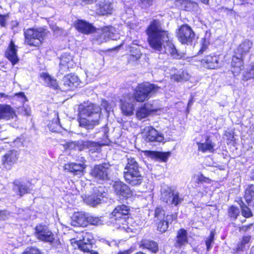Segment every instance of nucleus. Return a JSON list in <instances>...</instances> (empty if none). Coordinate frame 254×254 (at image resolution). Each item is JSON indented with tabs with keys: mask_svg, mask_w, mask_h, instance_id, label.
I'll return each instance as SVG.
<instances>
[{
	"mask_svg": "<svg viewBox=\"0 0 254 254\" xmlns=\"http://www.w3.org/2000/svg\"><path fill=\"white\" fill-rule=\"evenodd\" d=\"M75 64L72 57L68 53H64L60 58V69L58 76L60 77L69 68H73Z\"/></svg>",
	"mask_w": 254,
	"mask_h": 254,
	"instance_id": "16",
	"label": "nucleus"
},
{
	"mask_svg": "<svg viewBox=\"0 0 254 254\" xmlns=\"http://www.w3.org/2000/svg\"><path fill=\"white\" fill-rule=\"evenodd\" d=\"M129 206L125 204L117 205L111 213L110 218L112 222L117 224L119 226L126 224L128 218Z\"/></svg>",
	"mask_w": 254,
	"mask_h": 254,
	"instance_id": "9",
	"label": "nucleus"
},
{
	"mask_svg": "<svg viewBox=\"0 0 254 254\" xmlns=\"http://www.w3.org/2000/svg\"><path fill=\"white\" fill-rule=\"evenodd\" d=\"M251 178L253 180H254V169L252 170V171L251 172Z\"/></svg>",
	"mask_w": 254,
	"mask_h": 254,
	"instance_id": "61",
	"label": "nucleus"
},
{
	"mask_svg": "<svg viewBox=\"0 0 254 254\" xmlns=\"http://www.w3.org/2000/svg\"><path fill=\"white\" fill-rule=\"evenodd\" d=\"M110 167L109 163H106L95 165L91 170L90 174L97 180H107L111 173Z\"/></svg>",
	"mask_w": 254,
	"mask_h": 254,
	"instance_id": "13",
	"label": "nucleus"
},
{
	"mask_svg": "<svg viewBox=\"0 0 254 254\" xmlns=\"http://www.w3.org/2000/svg\"><path fill=\"white\" fill-rule=\"evenodd\" d=\"M253 224H250L248 225H244L239 227V231L240 232H246L249 231L252 228Z\"/></svg>",
	"mask_w": 254,
	"mask_h": 254,
	"instance_id": "54",
	"label": "nucleus"
},
{
	"mask_svg": "<svg viewBox=\"0 0 254 254\" xmlns=\"http://www.w3.org/2000/svg\"><path fill=\"white\" fill-rule=\"evenodd\" d=\"M23 254H41L39 251L35 248H30L27 249Z\"/></svg>",
	"mask_w": 254,
	"mask_h": 254,
	"instance_id": "53",
	"label": "nucleus"
},
{
	"mask_svg": "<svg viewBox=\"0 0 254 254\" xmlns=\"http://www.w3.org/2000/svg\"><path fill=\"white\" fill-rule=\"evenodd\" d=\"M154 0H140L139 3L140 6L143 8H147L150 6Z\"/></svg>",
	"mask_w": 254,
	"mask_h": 254,
	"instance_id": "49",
	"label": "nucleus"
},
{
	"mask_svg": "<svg viewBox=\"0 0 254 254\" xmlns=\"http://www.w3.org/2000/svg\"><path fill=\"white\" fill-rule=\"evenodd\" d=\"M60 127V121L58 117H57V118L55 120V122H52L51 124L48 125V127L49 129L53 132L57 131V130L59 129Z\"/></svg>",
	"mask_w": 254,
	"mask_h": 254,
	"instance_id": "44",
	"label": "nucleus"
},
{
	"mask_svg": "<svg viewBox=\"0 0 254 254\" xmlns=\"http://www.w3.org/2000/svg\"><path fill=\"white\" fill-rule=\"evenodd\" d=\"M71 243L73 245V246H74V245H76V246H75V248L76 249L77 248L78 249H79V242L78 241H76L75 239H72L71 240Z\"/></svg>",
	"mask_w": 254,
	"mask_h": 254,
	"instance_id": "56",
	"label": "nucleus"
},
{
	"mask_svg": "<svg viewBox=\"0 0 254 254\" xmlns=\"http://www.w3.org/2000/svg\"><path fill=\"white\" fill-rule=\"evenodd\" d=\"M188 243V233L184 229H181L177 232L175 246L180 248Z\"/></svg>",
	"mask_w": 254,
	"mask_h": 254,
	"instance_id": "28",
	"label": "nucleus"
},
{
	"mask_svg": "<svg viewBox=\"0 0 254 254\" xmlns=\"http://www.w3.org/2000/svg\"><path fill=\"white\" fill-rule=\"evenodd\" d=\"M242 214L246 218H249L253 216L252 212L250 209L246 205L241 207Z\"/></svg>",
	"mask_w": 254,
	"mask_h": 254,
	"instance_id": "46",
	"label": "nucleus"
},
{
	"mask_svg": "<svg viewBox=\"0 0 254 254\" xmlns=\"http://www.w3.org/2000/svg\"><path fill=\"white\" fill-rule=\"evenodd\" d=\"M84 190H88L89 193L82 196V197L84 202L91 206L99 204L105 197V188L103 186L94 187L89 184L85 185Z\"/></svg>",
	"mask_w": 254,
	"mask_h": 254,
	"instance_id": "4",
	"label": "nucleus"
},
{
	"mask_svg": "<svg viewBox=\"0 0 254 254\" xmlns=\"http://www.w3.org/2000/svg\"><path fill=\"white\" fill-rule=\"evenodd\" d=\"M253 46V42L249 40H244L237 48L235 52L238 56L245 57L249 54Z\"/></svg>",
	"mask_w": 254,
	"mask_h": 254,
	"instance_id": "29",
	"label": "nucleus"
},
{
	"mask_svg": "<svg viewBox=\"0 0 254 254\" xmlns=\"http://www.w3.org/2000/svg\"><path fill=\"white\" fill-rule=\"evenodd\" d=\"M171 78L176 82H182L188 81L190 79L189 73L185 70L178 71L175 68H172L170 69Z\"/></svg>",
	"mask_w": 254,
	"mask_h": 254,
	"instance_id": "24",
	"label": "nucleus"
},
{
	"mask_svg": "<svg viewBox=\"0 0 254 254\" xmlns=\"http://www.w3.org/2000/svg\"><path fill=\"white\" fill-rule=\"evenodd\" d=\"M150 47L159 54L166 53L173 59H180L183 54L176 49L169 38L168 31L163 29L159 20H152L146 30Z\"/></svg>",
	"mask_w": 254,
	"mask_h": 254,
	"instance_id": "1",
	"label": "nucleus"
},
{
	"mask_svg": "<svg viewBox=\"0 0 254 254\" xmlns=\"http://www.w3.org/2000/svg\"><path fill=\"white\" fill-rule=\"evenodd\" d=\"M142 138L147 142H162L164 136L151 126L145 127L142 132Z\"/></svg>",
	"mask_w": 254,
	"mask_h": 254,
	"instance_id": "15",
	"label": "nucleus"
},
{
	"mask_svg": "<svg viewBox=\"0 0 254 254\" xmlns=\"http://www.w3.org/2000/svg\"><path fill=\"white\" fill-rule=\"evenodd\" d=\"M121 108L122 113L126 116L133 114L134 109V99L132 96L128 95L124 99L121 100Z\"/></svg>",
	"mask_w": 254,
	"mask_h": 254,
	"instance_id": "17",
	"label": "nucleus"
},
{
	"mask_svg": "<svg viewBox=\"0 0 254 254\" xmlns=\"http://www.w3.org/2000/svg\"><path fill=\"white\" fill-rule=\"evenodd\" d=\"M244 58L245 57L242 55L238 56L237 53L235 52V55L232 58L231 63L232 66V71L235 75L240 73L242 70V67L244 64L243 61Z\"/></svg>",
	"mask_w": 254,
	"mask_h": 254,
	"instance_id": "25",
	"label": "nucleus"
},
{
	"mask_svg": "<svg viewBox=\"0 0 254 254\" xmlns=\"http://www.w3.org/2000/svg\"><path fill=\"white\" fill-rule=\"evenodd\" d=\"M242 4H244L245 3H251L253 0H240Z\"/></svg>",
	"mask_w": 254,
	"mask_h": 254,
	"instance_id": "60",
	"label": "nucleus"
},
{
	"mask_svg": "<svg viewBox=\"0 0 254 254\" xmlns=\"http://www.w3.org/2000/svg\"><path fill=\"white\" fill-rule=\"evenodd\" d=\"M34 235L39 240L50 244L55 240L54 234L45 225H37L35 228Z\"/></svg>",
	"mask_w": 254,
	"mask_h": 254,
	"instance_id": "11",
	"label": "nucleus"
},
{
	"mask_svg": "<svg viewBox=\"0 0 254 254\" xmlns=\"http://www.w3.org/2000/svg\"><path fill=\"white\" fill-rule=\"evenodd\" d=\"M77 143L74 141L69 142L66 143L64 145L65 149H72L75 148L77 146Z\"/></svg>",
	"mask_w": 254,
	"mask_h": 254,
	"instance_id": "52",
	"label": "nucleus"
},
{
	"mask_svg": "<svg viewBox=\"0 0 254 254\" xmlns=\"http://www.w3.org/2000/svg\"><path fill=\"white\" fill-rule=\"evenodd\" d=\"M214 236L215 232L213 231H211L209 236L205 241V244L206 245V249L207 251H209L212 248L211 244L214 241Z\"/></svg>",
	"mask_w": 254,
	"mask_h": 254,
	"instance_id": "43",
	"label": "nucleus"
},
{
	"mask_svg": "<svg viewBox=\"0 0 254 254\" xmlns=\"http://www.w3.org/2000/svg\"><path fill=\"white\" fill-rule=\"evenodd\" d=\"M155 222L157 225L158 231L162 233H165L167 231L169 225L167 222H166L165 219H163V220H159Z\"/></svg>",
	"mask_w": 254,
	"mask_h": 254,
	"instance_id": "40",
	"label": "nucleus"
},
{
	"mask_svg": "<svg viewBox=\"0 0 254 254\" xmlns=\"http://www.w3.org/2000/svg\"><path fill=\"white\" fill-rule=\"evenodd\" d=\"M146 154L152 159L159 158L164 162L167 161L168 157L166 153L152 151H146Z\"/></svg>",
	"mask_w": 254,
	"mask_h": 254,
	"instance_id": "34",
	"label": "nucleus"
},
{
	"mask_svg": "<svg viewBox=\"0 0 254 254\" xmlns=\"http://www.w3.org/2000/svg\"><path fill=\"white\" fill-rule=\"evenodd\" d=\"M95 31V28L92 25L84 20H80V32L88 34Z\"/></svg>",
	"mask_w": 254,
	"mask_h": 254,
	"instance_id": "35",
	"label": "nucleus"
},
{
	"mask_svg": "<svg viewBox=\"0 0 254 254\" xmlns=\"http://www.w3.org/2000/svg\"><path fill=\"white\" fill-rule=\"evenodd\" d=\"M118 254H128V253L127 251H124L123 252H120Z\"/></svg>",
	"mask_w": 254,
	"mask_h": 254,
	"instance_id": "64",
	"label": "nucleus"
},
{
	"mask_svg": "<svg viewBox=\"0 0 254 254\" xmlns=\"http://www.w3.org/2000/svg\"><path fill=\"white\" fill-rule=\"evenodd\" d=\"M64 168L68 172L77 174L79 171V165L75 163L66 164L64 166Z\"/></svg>",
	"mask_w": 254,
	"mask_h": 254,
	"instance_id": "39",
	"label": "nucleus"
},
{
	"mask_svg": "<svg viewBox=\"0 0 254 254\" xmlns=\"http://www.w3.org/2000/svg\"><path fill=\"white\" fill-rule=\"evenodd\" d=\"M18 155L17 151L15 150H10L3 156L2 163L4 167L10 169L11 166L17 161Z\"/></svg>",
	"mask_w": 254,
	"mask_h": 254,
	"instance_id": "23",
	"label": "nucleus"
},
{
	"mask_svg": "<svg viewBox=\"0 0 254 254\" xmlns=\"http://www.w3.org/2000/svg\"><path fill=\"white\" fill-rule=\"evenodd\" d=\"M78 213H75L71 217V224L74 226H78L79 225Z\"/></svg>",
	"mask_w": 254,
	"mask_h": 254,
	"instance_id": "50",
	"label": "nucleus"
},
{
	"mask_svg": "<svg viewBox=\"0 0 254 254\" xmlns=\"http://www.w3.org/2000/svg\"><path fill=\"white\" fill-rule=\"evenodd\" d=\"M177 37L181 43L189 45L194 39L195 34L189 25L184 24L178 29Z\"/></svg>",
	"mask_w": 254,
	"mask_h": 254,
	"instance_id": "10",
	"label": "nucleus"
},
{
	"mask_svg": "<svg viewBox=\"0 0 254 254\" xmlns=\"http://www.w3.org/2000/svg\"><path fill=\"white\" fill-rule=\"evenodd\" d=\"M159 89L160 87L154 84L146 83L139 84L136 88L133 98L137 102H143Z\"/></svg>",
	"mask_w": 254,
	"mask_h": 254,
	"instance_id": "8",
	"label": "nucleus"
},
{
	"mask_svg": "<svg viewBox=\"0 0 254 254\" xmlns=\"http://www.w3.org/2000/svg\"><path fill=\"white\" fill-rule=\"evenodd\" d=\"M197 144L198 151H201L203 153L207 151L209 152H213L214 151L215 144L210 140L209 137L208 136H206L204 143L197 142Z\"/></svg>",
	"mask_w": 254,
	"mask_h": 254,
	"instance_id": "30",
	"label": "nucleus"
},
{
	"mask_svg": "<svg viewBox=\"0 0 254 254\" xmlns=\"http://www.w3.org/2000/svg\"><path fill=\"white\" fill-rule=\"evenodd\" d=\"M78 77L72 74H67L63 78V79L59 85V88L63 91H66L71 89L77 83Z\"/></svg>",
	"mask_w": 254,
	"mask_h": 254,
	"instance_id": "18",
	"label": "nucleus"
},
{
	"mask_svg": "<svg viewBox=\"0 0 254 254\" xmlns=\"http://www.w3.org/2000/svg\"><path fill=\"white\" fill-rule=\"evenodd\" d=\"M9 216V213L5 210H0V221L7 220Z\"/></svg>",
	"mask_w": 254,
	"mask_h": 254,
	"instance_id": "51",
	"label": "nucleus"
},
{
	"mask_svg": "<svg viewBox=\"0 0 254 254\" xmlns=\"http://www.w3.org/2000/svg\"><path fill=\"white\" fill-rule=\"evenodd\" d=\"M87 115L88 118L80 117V127L91 129L99 124L101 108L99 106L90 103L86 106L80 104V115Z\"/></svg>",
	"mask_w": 254,
	"mask_h": 254,
	"instance_id": "2",
	"label": "nucleus"
},
{
	"mask_svg": "<svg viewBox=\"0 0 254 254\" xmlns=\"http://www.w3.org/2000/svg\"><path fill=\"white\" fill-rule=\"evenodd\" d=\"M209 44V42L208 40H207L206 38H203L201 40V48L198 52V54H202L203 52L207 49Z\"/></svg>",
	"mask_w": 254,
	"mask_h": 254,
	"instance_id": "47",
	"label": "nucleus"
},
{
	"mask_svg": "<svg viewBox=\"0 0 254 254\" xmlns=\"http://www.w3.org/2000/svg\"><path fill=\"white\" fill-rule=\"evenodd\" d=\"M130 54L129 56V60L132 62L136 61L139 59L141 56L140 50L135 47H130Z\"/></svg>",
	"mask_w": 254,
	"mask_h": 254,
	"instance_id": "37",
	"label": "nucleus"
},
{
	"mask_svg": "<svg viewBox=\"0 0 254 254\" xmlns=\"http://www.w3.org/2000/svg\"><path fill=\"white\" fill-rule=\"evenodd\" d=\"M46 30L43 28H29L24 31L25 43L30 46L38 47L44 39Z\"/></svg>",
	"mask_w": 254,
	"mask_h": 254,
	"instance_id": "5",
	"label": "nucleus"
},
{
	"mask_svg": "<svg viewBox=\"0 0 254 254\" xmlns=\"http://www.w3.org/2000/svg\"><path fill=\"white\" fill-rule=\"evenodd\" d=\"M204 4H208L209 0H200Z\"/></svg>",
	"mask_w": 254,
	"mask_h": 254,
	"instance_id": "62",
	"label": "nucleus"
},
{
	"mask_svg": "<svg viewBox=\"0 0 254 254\" xmlns=\"http://www.w3.org/2000/svg\"><path fill=\"white\" fill-rule=\"evenodd\" d=\"M17 50L13 41H11L8 48L5 51V56L13 65L15 64L19 61L17 55Z\"/></svg>",
	"mask_w": 254,
	"mask_h": 254,
	"instance_id": "27",
	"label": "nucleus"
},
{
	"mask_svg": "<svg viewBox=\"0 0 254 254\" xmlns=\"http://www.w3.org/2000/svg\"><path fill=\"white\" fill-rule=\"evenodd\" d=\"M82 2L84 3V4H92L95 2H96L97 0H81Z\"/></svg>",
	"mask_w": 254,
	"mask_h": 254,
	"instance_id": "57",
	"label": "nucleus"
},
{
	"mask_svg": "<svg viewBox=\"0 0 254 254\" xmlns=\"http://www.w3.org/2000/svg\"><path fill=\"white\" fill-rule=\"evenodd\" d=\"M245 198L249 204L254 200V185H251L246 189L245 191Z\"/></svg>",
	"mask_w": 254,
	"mask_h": 254,
	"instance_id": "36",
	"label": "nucleus"
},
{
	"mask_svg": "<svg viewBox=\"0 0 254 254\" xmlns=\"http://www.w3.org/2000/svg\"><path fill=\"white\" fill-rule=\"evenodd\" d=\"M177 214H168L165 217V220L166 222H167L169 225L170 223H172V222L174 221L177 220Z\"/></svg>",
	"mask_w": 254,
	"mask_h": 254,
	"instance_id": "48",
	"label": "nucleus"
},
{
	"mask_svg": "<svg viewBox=\"0 0 254 254\" xmlns=\"http://www.w3.org/2000/svg\"><path fill=\"white\" fill-rule=\"evenodd\" d=\"M15 96H17L19 98H20L22 100V102H24L26 100V97L23 92H19L15 94Z\"/></svg>",
	"mask_w": 254,
	"mask_h": 254,
	"instance_id": "55",
	"label": "nucleus"
},
{
	"mask_svg": "<svg viewBox=\"0 0 254 254\" xmlns=\"http://www.w3.org/2000/svg\"><path fill=\"white\" fill-rule=\"evenodd\" d=\"M222 55H208L200 61L201 65L208 69H216L224 65Z\"/></svg>",
	"mask_w": 254,
	"mask_h": 254,
	"instance_id": "12",
	"label": "nucleus"
},
{
	"mask_svg": "<svg viewBox=\"0 0 254 254\" xmlns=\"http://www.w3.org/2000/svg\"><path fill=\"white\" fill-rule=\"evenodd\" d=\"M254 78V64L251 66L248 71L246 72L243 77V80L247 81L251 78Z\"/></svg>",
	"mask_w": 254,
	"mask_h": 254,
	"instance_id": "42",
	"label": "nucleus"
},
{
	"mask_svg": "<svg viewBox=\"0 0 254 254\" xmlns=\"http://www.w3.org/2000/svg\"><path fill=\"white\" fill-rule=\"evenodd\" d=\"M113 10V3L109 0H101L98 3L97 12L100 15L111 14Z\"/></svg>",
	"mask_w": 254,
	"mask_h": 254,
	"instance_id": "22",
	"label": "nucleus"
},
{
	"mask_svg": "<svg viewBox=\"0 0 254 254\" xmlns=\"http://www.w3.org/2000/svg\"><path fill=\"white\" fill-rule=\"evenodd\" d=\"M102 224V221L98 217H94L89 213L80 212V227H86L88 224L98 225Z\"/></svg>",
	"mask_w": 254,
	"mask_h": 254,
	"instance_id": "20",
	"label": "nucleus"
},
{
	"mask_svg": "<svg viewBox=\"0 0 254 254\" xmlns=\"http://www.w3.org/2000/svg\"><path fill=\"white\" fill-rule=\"evenodd\" d=\"M41 78L44 80V84L54 89H58L59 84L57 80L53 78L49 74L42 73L40 75Z\"/></svg>",
	"mask_w": 254,
	"mask_h": 254,
	"instance_id": "31",
	"label": "nucleus"
},
{
	"mask_svg": "<svg viewBox=\"0 0 254 254\" xmlns=\"http://www.w3.org/2000/svg\"><path fill=\"white\" fill-rule=\"evenodd\" d=\"M113 187L116 194L124 197H129L131 195V191L129 188L121 181L114 182Z\"/></svg>",
	"mask_w": 254,
	"mask_h": 254,
	"instance_id": "19",
	"label": "nucleus"
},
{
	"mask_svg": "<svg viewBox=\"0 0 254 254\" xmlns=\"http://www.w3.org/2000/svg\"><path fill=\"white\" fill-rule=\"evenodd\" d=\"M79 20L77 19L76 22L74 24V27L78 31H79Z\"/></svg>",
	"mask_w": 254,
	"mask_h": 254,
	"instance_id": "59",
	"label": "nucleus"
},
{
	"mask_svg": "<svg viewBox=\"0 0 254 254\" xmlns=\"http://www.w3.org/2000/svg\"><path fill=\"white\" fill-rule=\"evenodd\" d=\"M251 239V236L248 235V236H244L243 237L242 239V241L241 242V243L238 245V249L239 250H243L244 248L245 247V245L246 244H248L249 242L250 241Z\"/></svg>",
	"mask_w": 254,
	"mask_h": 254,
	"instance_id": "45",
	"label": "nucleus"
},
{
	"mask_svg": "<svg viewBox=\"0 0 254 254\" xmlns=\"http://www.w3.org/2000/svg\"><path fill=\"white\" fill-rule=\"evenodd\" d=\"M25 115L29 116L30 115V112L28 109L25 110Z\"/></svg>",
	"mask_w": 254,
	"mask_h": 254,
	"instance_id": "63",
	"label": "nucleus"
},
{
	"mask_svg": "<svg viewBox=\"0 0 254 254\" xmlns=\"http://www.w3.org/2000/svg\"><path fill=\"white\" fill-rule=\"evenodd\" d=\"M93 243V236L91 233L84 231L80 232V250L84 254H99L92 250Z\"/></svg>",
	"mask_w": 254,
	"mask_h": 254,
	"instance_id": "14",
	"label": "nucleus"
},
{
	"mask_svg": "<svg viewBox=\"0 0 254 254\" xmlns=\"http://www.w3.org/2000/svg\"><path fill=\"white\" fill-rule=\"evenodd\" d=\"M239 213L240 210L237 207L232 206L229 209V216L233 219H236L237 218V216L239 215Z\"/></svg>",
	"mask_w": 254,
	"mask_h": 254,
	"instance_id": "41",
	"label": "nucleus"
},
{
	"mask_svg": "<svg viewBox=\"0 0 254 254\" xmlns=\"http://www.w3.org/2000/svg\"><path fill=\"white\" fill-rule=\"evenodd\" d=\"M15 118H16L15 113L10 106L0 105V120H8Z\"/></svg>",
	"mask_w": 254,
	"mask_h": 254,
	"instance_id": "26",
	"label": "nucleus"
},
{
	"mask_svg": "<svg viewBox=\"0 0 254 254\" xmlns=\"http://www.w3.org/2000/svg\"><path fill=\"white\" fill-rule=\"evenodd\" d=\"M94 43L100 44L109 40H117L120 38L119 34L112 26H106L96 31L93 35Z\"/></svg>",
	"mask_w": 254,
	"mask_h": 254,
	"instance_id": "7",
	"label": "nucleus"
},
{
	"mask_svg": "<svg viewBox=\"0 0 254 254\" xmlns=\"http://www.w3.org/2000/svg\"><path fill=\"white\" fill-rule=\"evenodd\" d=\"M82 159H83V158H80V172H82V173H83L84 172L83 170L85 168L86 166L84 165V164H81V162H83Z\"/></svg>",
	"mask_w": 254,
	"mask_h": 254,
	"instance_id": "58",
	"label": "nucleus"
},
{
	"mask_svg": "<svg viewBox=\"0 0 254 254\" xmlns=\"http://www.w3.org/2000/svg\"><path fill=\"white\" fill-rule=\"evenodd\" d=\"M140 247L148 249L155 253L158 250V246L156 242L150 240H143L140 242Z\"/></svg>",
	"mask_w": 254,
	"mask_h": 254,
	"instance_id": "32",
	"label": "nucleus"
},
{
	"mask_svg": "<svg viewBox=\"0 0 254 254\" xmlns=\"http://www.w3.org/2000/svg\"><path fill=\"white\" fill-rule=\"evenodd\" d=\"M160 199L168 204L178 206L184 200L180 193L167 186H163L160 190Z\"/></svg>",
	"mask_w": 254,
	"mask_h": 254,
	"instance_id": "6",
	"label": "nucleus"
},
{
	"mask_svg": "<svg viewBox=\"0 0 254 254\" xmlns=\"http://www.w3.org/2000/svg\"><path fill=\"white\" fill-rule=\"evenodd\" d=\"M156 111H157V109L154 108L151 104L147 103L137 109L136 112V116L138 119L141 120Z\"/></svg>",
	"mask_w": 254,
	"mask_h": 254,
	"instance_id": "21",
	"label": "nucleus"
},
{
	"mask_svg": "<svg viewBox=\"0 0 254 254\" xmlns=\"http://www.w3.org/2000/svg\"><path fill=\"white\" fill-rule=\"evenodd\" d=\"M124 177L126 182L132 186L139 185L142 182L143 176L139 171L138 163L134 158L127 157Z\"/></svg>",
	"mask_w": 254,
	"mask_h": 254,
	"instance_id": "3",
	"label": "nucleus"
},
{
	"mask_svg": "<svg viewBox=\"0 0 254 254\" xmlns=\"http://www.w3.org/2000/svg\"><path fill=\"white\" fill-rule=\"evenodd\" d=\"M13 190L18 191L20 196H22L25 193H29L30 190L27 187L26 185L20 182H15L14 183Z\"/></svg>",
	"mask_w": 254,
	"mask_h": 254,
	"instance_id": "33",
	"label": "nucleus"
},
{
	"mask_svg": "<svg viewBox=\"0 0 254 254\" xmlns=\"http://www.w3.org/2000/svg\"><path fill=\"white\" fill-rule=\"evenodd\" d=\"M165 212L162 207H157L155 210L154 221L157 222L159 220L165 219Z\"/></svg>",
	"mask_w": 254,
	"mask_h": 254,
	"instance_id": "38",
	"label": "nucleus"
}]
</instances>
